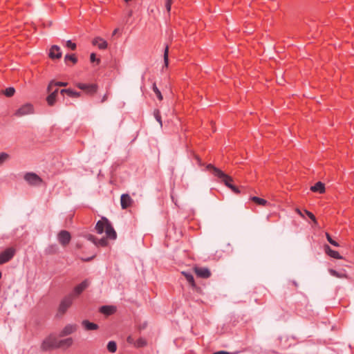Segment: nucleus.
<instances>
[{"mask_svg": "<svg viewBox=\"0 0 354 354\" xmlns=\"http://www.w3.org/2000/svg\"><path fill=\"white\" fill-rule=\"evenodd\" d=\"M206 168L207 170L210 171L214 176L219 178L221 181L223 183L226 187L230 188V186H232L233 178L231 176L226 174L220 169L214 167L212 164H208Z\"/></svg>", "mask_w": 354, "mask_h": 354, "instance_id": "f257e3e1", "label": "nucleus"}, {"mask_svg": "<svg viewBox=\"0 0 354 354\" xmlns=\"http://www.w3.org/2000/svg\"><path fill=\"white\" fill-rule=\"evenodd\" d=\"M41 348L44 351L58 348V339L54 335H49L42 342Z\"/></svg>", "mask_w": 354, "mask_h": 354, "instance_id": "f03ea898", "label": "nucleus"}, {"mask_svg": "<svg viewBox=\"0 0 354 354\" xmlns=\"http://www.w3.org/2000/svg\"><path fill=\"white\" fill-rule=\"evenodd\" d=\"M73 300V295H68L64 297L59 304L58 313L61 315H64L72 306Z\"/></svg>", "mask_w": 354, "mask_h": 354, "instance_id": "7ed1b4c3", "label": "nucleus"}, {"mask_svg": "<svg viewBox=\"0 0 354 354\" xmlns=\"http://www.w3.org/2000/svg\"><path fill=\"white\" fill-rule=\"evenodd\" d=\"M91 284V281L88 279H85L80 284L75 286L71 293L73 297L75 299L79 297Z\"/></svg>", "mask_w": 354, "mask_h": 354, "instance_id": "20e7f679", "label": "nucleus"}, {"mask_svg": "<svg viewBox=\"0 0 354 354\" xmlns=\"http://www.w3.org/2000/svg\"><path fill=\"white\" fill-rule=\"evenodd\" d=\"M33 106L30 103H26L16 111L15 115L17 117H21L26 115L32 114L33 113Z\"/></svg>", "mask_w": 354, "mask_h": 354, "instance_id": "39448f33", "label": "nucleus"}, {"mask_svg": "<svg viewBox=\"0 0 354 354\" xmlns=\"http://www.w3.org/2000/svg\"><path fill=\"white\" fill-rule=\"evenodd\" d=\"M15 250L8 248L0 253V265L9 261L15 255Z\"/></svg>", "mask_w": 354, "mask_h": 354, "instance_id": "423d86ee", "label": "nucleus"}, {"mask_svg": "<svg viewBox=\"0 0 354 354\" xmlns=\"http://www.w3.org/2000/svg\"><path fill=\"white\" fill-rule=\"evenodd\" d=\"M76 86L81 89L84 91L86 93L89 95H93L97 91V85L95 84H84V83H77L76 84Z\"/></svg>", "mask_w": 354, "mask_h": 354, "instance_id": "0eeeda50", "label": "nucleus"}, {"mask_svg": "<svg viewBox=\"0 0 354 354\" xmlns=\"http://www.w3.org/2000/svg\"><path fill=\"white\" fill-rule=\"evenodd\" d=\"M57 240L62 246L67 245L71 240L70 232L66 230H61L57 234Z\"/></svg>", "mask_w": 354, "mask_h": 354, "instance_id": "6e6552de", "label": "nucleus"}, {"mask_svg": "<svg viewBox=\"0 0 354 354\" xmlns=\"http://www.w3.org/2000/svg\"><path fill=\"white\" fill-rule=\"evenodd\" d=\"M194 270L197 277L200 278L207 279L211 276L210 270L205 267L195 266Z\"/></svg>", "mask_w": 354, "mask_h": 354, "instance_id": "1a4fd4ad", "label": "nucleus"}, {"mask_svg": "<svg viewBox=\"0 0 354 354\" xmlns=\"http://www.w3.org/2000/svg\"><path fill=\"white\" fill-rule=\"evenodd\" d=\"M25 180L32 185H37L41 183V178L34 173H28L24 176Z\"/></svg>", "mask_w": 354, "mask_h": 354, "instance_id": "9d476101", "label": "nucleus"}, {"mask_svg": "<svg viewBox=\"0 0 354 354\" xmlns=\"http://www.w3.org/2000/svg\"><path fill=\"white\" fill-rule=\"evenodd\" d=\"M133 203V201L128 194H123L120 196V205L123 209H127L131 207Z\"/></svg>", "mask_w": 354, "mask_h": 354, "instance_id": "9b49d317", "label": "nucleus"}, {"mask_svg": "<svg viewBox=\"0 0 354 354\" xmlns=\"http://www.w3.org/2000/svg\"><path fill=\"white\" fill-rule=\"evenodd\" d=\"M86 239L93 243L95 246L99 247H106L108 244V241L106 238H102L100 239H97L93 235L88 234L86 236Z\"/></svg>", "mask_w": 354, "mask_h": 354, "instance_id": "f8f14e48", "label": "nucleus"}, {"mask_svg": "<svg viewBox=\"0 0 354 354\" xmlns=\"http://www.w3.org/2000/svg\"><path fill=\"white\" fill-rule=\"evenodd\" d=\"M109 223V221L106 218H102V220L98 221L96 223V232L100 234H102L104 232H105L107 224Z\"/></svg>", "mask_w": 354, "mask_h": 354, "instance_id": "ddd939ff", "label": "nucleus"}, {"mask_svg": "<svg viewBox=\"0 0 354 354\" xmlns=\"http://www.w3.org/2000/svg\"><path fill=\"white\" fill-rule=\"evenodd\" d=\"M62 51L59 46L53 45L50 49L49 57L51 59H59L62 57Z\"/></svg>", "mask_w": 354, "mask_h": 354, "instance_id": "4468645a", "label": "nucleus"}, {"mask_svg": "<svg viewBox=\"0 0 354 354\" xmlns=\"http://www.w3.org/2000/svg\"><path fill=\"white\" fill-rule=\"evenodd\" d=\"M77 328L75 324H68L66 325L59 333V336L64 337L70 334L73 333Z\"/></svg>", "mask_w": 354, "mask_h": 354, "instance_id": "2eb2a0df", "label": "nucleus"}, {"mask_svg": "<svg viewBox=\"0 0 354 354\" xmlns=\"http://www.w3.org/2000/svg\"><path fill=\"white\" fill-rule=\"evenodd\" d=\"M93 45L97 46L99 49L104 50L107 48V42L102 38L97 37L93 39L92 41Z\"/></svg>", "mask_w": 354, "mask_h": 354, "instance_id": "dca6fc26", "label": "nucleus"}, {"mask_svg": "<svg viewBox=\"0 0 354 354\" xmlns=\"http://www.w3.org/2000/svg\"><path fill=\"white\" fill-rule=\"evenodd\" d=\"M325 252L332 258L336 259H342L343 257L339 254L337 251L332 250L328 245H324Z\"/></svg>", "mask_w": 354, "mask_h": 354, "instance_id": "f3484780", "label": "nucleus"}, {"mask_svg": "<svg viewBox=\"0 0 354 354\" xmlns=\"http://www.w3.org/2000/svg\"><path fill=\"white\" fill-rule=\"evenodd\" d=\"M105 233L106 234V237L110 239L115 240L117 237V234L110 222L107 224Z\"/></svg>", "mask_w": 354, "mask_h": 354, "instance_id": "a211bd4d", "label": "nucleus"}, {"mask_svg": "<svg viewBox=\"0 0 354 354\" xmlns=\"http://www.w3.org/2000/svg\"><path fill=\"white\" fill-rule=\"evenodd\" d=\"M58 92L59 90L57 88L55 91H53L51 93H50V95L47 97L46 101L49 106H53L55 104Z\"/></svg>", "mask_w": 354, "mask_h": 354, "instance_id": "6ab92c4d", "label": "nucleus"}, {"mask_svg": "<svg viewBox=\"0 0 354 354\" xmlns=\"http://www.w3.org/2000/svg\"><path fill=\"white\" fill-rule=\"evenodd\" d=\"M310 190L313 192H319L322 194L325 192L324 184L322 182H317L310 187Z\"/></svg>", "mask_w": 354, "mask_h": 354, "instance_id": "aec40b11", "label": "nucleus"}, {"mask_svg": "<svg viewBox=\"0 0 354 354\" xmlns=\"http://www.w3.org/2000/svg\"><path fill=\"white\" fill-rule=\"evenodd\" d=\"M61 94L66 93L71 97H79L81 95L80 92L75 91L71 88H64L60 91Z\"/></svg>", "mask_w": 354, "mask_h": 354, "instance_id": "412c9836", "label": "nucleus"}, {"mask_svg": "<svg viewBox=\"0 0 354 354\" xmlns=\"http://www.w3.org/2000/svg\"><path fill=\"white\" fill-rule=\"evenodd\" d=\"M73 339L68 337L64 339L58 340V348H68L73 344Z\"/></svg>", "mask_w": 354, "mask_h": 354, "instance_id": "4be33fe9", "label": "nucleus"}, {"mask_svg": "<svg viewBox=\"0 0 354 354\" xmlns=\"http://www.w3.org/2000/svg\"><path fill=\"white\" fill-rule=\"evenodd\" d=\"M82 324L84 327V328L87 330H97L98 328L97 324H96L95 323L90 322L88 320H84L82 322Z\"/></svg>", "mask_w": 354, "mask_h": 354, "instance_id": "5701e85b", "label": "nucleus"}, {"mask_svg": "<svg viewBox=\"0 0 354 354\" xmlns=\"http://www.w3.org/2000/svg\"><path fill=\"white\" fill-rule=\"evenodd\" d=\"M115 310V308L111 306H102L100 309V313L106 315L113 314Z\"/></svg>", "mask_w": 354, "mask_h": 354, "instance_id": "b1692460", "label": "nucleus"}, {"mask_svg": "<svg viewBox=\"0 0 354 354\" xmlns=\"http://www.w3.org/2000/svg\"><path fill=\"white\" fill-rule=\"evenodd\" d=\"M182 274L184 275L187 281L189 283L192 288H196V283L193 275L187 272H182Z\"/></svg>", "mask_w": 354, "mask_h": 354, "instance_id": "393cba45", "label": "nucleus"}, {"mask_svg": "<svg viewBox=\"0 0 354 354\" xmlns=\"http://www.w3.org/2000/svg\"><path fill=\"white\" fill-rule=\"evenodd\" d=\"M68 83L67 82H55V80H51L49 84H48V86L47 87V91L48 92H50L52 87L53 86H67Z\"/></svg>", "mask_w": 354, "mask_h": 354, "instance_id": "a878e982", "label": "nucleus"}, {"mask_svg": "<svg viewBox=\"0 0 354 354\" xmlns=\"http://www.w3.org/2000/svg\"><path fill=\"white\" fill-rule=\"evenodd\" d=\"M250 199L255 203L262 205V206H265L268 203V201L266 200H265L263 198H259L257 196H252L250 198Z\"/></svg>", "mask_w": 354, "mask_h": 354, "instance_id": "bb28decb", "label": "nucleus"}, {"mask_svg": "<svg viewBox=\"0 0 354 354\" xmlns=\"http://www.w3.org/2000/svg\"><path fill=\"white\" fill-rule=\"evenodd\" d=\"M107 349L110 353H115L117 350V344L114 341H110L107 344Z\"/></svg>", "mask_w": 354, "mask_h": 354, "instance_id": "cd10ccee", "label": "nucleus"}, {"mask_svg": "<svg viewBox=\"0 0 354 354\" xmlns=\"http://www.w3.org/2000/svg\"><path fill=\"white\" fill-rule=\"evenodd\" d=\"M169 64V46L167 45L164 51V65L167 67Z\"/></svg>", "mask_w": 354, "mask_h": 354, "instance_id": "c85d7f7f", "label": "nucleus"}, {"mask_svg": "<svg viewBox=\"0 0 354 354\" xmlns=\"http://www.w3.org/2000/svg\"><path fill=\"white\" fill-rule=\"evenodd\" d=\"M152 89H153V92L155 93V94L156 95V97H158V99L159 100H162V95L161 94L160 91L158 88L156 83L153 84Z\"/></svg>", "mask_w": 354, "mask_h": 354, "instance_id": "c756f323", "label": "nucleus"}, {"mask_svg": "<svg viewBox=\"0 0 354 354\" xmlns=\"http://www.w3.org/2000/svg\"><path fill=\"white\" fill-rule=\"evenodd\" d=\"M15 93V89L13 87H8L3 91V93L7 97H12Z\"/></svg>", "mask_w": 354, "mask_h": 354, "instance_id": "7c9ffc66", "label": "nucleus"}, {"mask_svg": "<svg viewBox=\"0 0 354 354\" xmlns=\"http://www.w3.org/2000/svg\"><path fill=\"white\" fill-rule=\"evenodd\" d=\"M64 60L65 62L68 61V60H70L71 61L73 64H76L77 62V57H75V55L74 54H72V55H65V57H64Z\"/></svg>", "mask_w": 354, "mask_h": 354, "instance_id": "2f4dec72", "label": "nucleus"}, {"mask_svg": "<svg viewBox=\"0 0 354 354\" xmlns=\"http://www.w3.org/2000/svg\"><path fill=\"white\" fill-rule=\"evenodd\" d=\"M9 158V155L6 152L0 153V165H3Z\"/></svg>", "mask_w": 354, "mask_h": 354, "instance_id": "473e14b6", "label": "nucleus"}, {"mask_svg": "<svg viewBox=\"0 0 354 354\" xmlns=\"http://www.w3.org/2000/svg\"><path fill=\"white\" fill-rule=\"evenodd\" d=\"M326 235V237L327 239V241L331 244L333 245V246H335V247H338L339 245V243L334 241L332 237L330 236V235L328 233V232H326L325 234Z\"/></svg>", "mask_w": 354, "mask_h": 354, "instance_id": "72a5a7b5", "label": "nucleus"}, {"mask_svg": "<svg viewBox=\"0 0 354 354\" xmlns=\"http://www.w3.org/2000/svg\"><path fill=\"white\" fill-rule=\"evenodd\" d=\"M46 253L54 254L57 252V246L56 245H51L46 249Z\"/></svg>", "mask_w": 354, "mask_h": 354, "instance_id": "f704fd0d", "label": "nucleus"}, {"mask_svg": "<svg viewBox=\"0 0 354 354\" xmlns=\"http://www.w3.org/2000/svg\"><path fill=\"white\" fill-rule=\"evenodd\" d=\"M146 345L147 341L143 338H139L136 343V346L137 347H143L145 346Z\"/></svg>", "mask_w": 354, "mask_h": 354, "instance_id": "c9c22d12", "label": "nucleus"}, {"mask_svg": "<svg viewBox=\"0 0 354 354\" xmlns=\"http://www.w3.org/2000/svg\"><path fill=\"white\" fill-rule=\"evenodd\" d=\"M153 114L156 120L159 122L160 125L162 126V120L160 111L155 110Z\"/></svg>", "mask_w": 354, "mask_h": 354, "instance_id": "e433bc0d", "label": "nucleus"}, {"mask_svg": "<svg viewBox=\"0 0 354 354\" xmlns=\"http://www.w3.org/2000/svg\"><path fill=\"white\" fill-rule=\"evenodd\" d=\"M304 212L313 221V223L315 224H317V219L312 212H310L306 209L304 210Z\"/></svg>", "mask_w": 354, "mask_h": 354, "instance_id": "4c0bfd02", "label": "nucleus"}, {"mask_svg": "<svg viewBox=\"0 0 354 354\" xmlns=\"http://www.w3.org/2000/svg\"><path fill=\"white\" fill-rule=\"evenodd\" d=\"M66 46L71 48V50H74L76 49V44L73 42L71 41V40H68L66 42Z\"/></svg>", "mask_w": 354, "mask_h": 354, "instance_id": "58836bf2", "label": "nucleus"}, {"mask_svg": "<svg viewBox=\"0 0 354 354\" xmlns=\"http://www.w3.org/2000/svg\"><path fill=\"white\" fill-rule=\"evenodd\" d=\"M172 1L171 0H165V7L168 12L171 10Z\"/></svg>", "mask_w": 354, "mask_h": 354, "instance_id": "ea45409f", "label": "nucleus"}, {"mask_svg": "<svg viewBox=\"0 0 354 354\" xmlns=\"http://www.w3.org/2000/svg\"><path fill=\"white\" fill-rule=\"evenodd\" d=\"M90 60H91V62H94L96 61L97 64H99L100 62V59H96L95 53H91V55H90Z\"/></svg>", "mask_w": 354, "mask_h": 354, "instance_id": "a19ab883", "label": "nucleus"}, {"mask_svg": "<svg viewBox=\"0 0 354 354\" xmlns=\"http://www.w3.org/2000/svg\"><path fill=\"white\" fill-rule=\"evenodd\" d=\"M230 189L235 194H239L240 193V190L239 189L234 186V185H232V186H230Z\"/></svg>", "mask_w": 354, "mask_h": 354, "instance_id": "79ce46f5", "label": "nucleus"}, {"mask_svg": "<svg viewBox=\"0 0 354 354\" xmlns=\"http://www.w3.org/2000/svg\"><path fill=\"white\" fill-rule=\"evenodd\" d=\"M329 272L331 274V275H333L334 277H340L339 273L336 270H335L330 269L329 270Z\"/></svg>", "mask_w": 354, "mask_h": 354, "instance_id": "37998d69", "label": "nucleus"}, {"mask_svg": "<svg viewBox=\"0 0 354 354\" xmlns=\"http://www.w3.org/2000/svg\"><path fill=\"white\" fill-rule=\"evenodd\" d=\"M295 212L302 218H304V214L302 213V212L299 209V208H296L295 209Z\"/></svg>", "mask_w": 354, "mask_h": 354, "instance_id": "c03bdc74", "label": "nucleus"}, {"mask_svg": "<svg viewBox=\"0 0 354 354\" xmlns=\"http://www.w3.org/2000/svg\"><path fill=\"white\" fill-rule=\"evenodd\" d=\"M212 354H232V353H229L227 351H220L215 352Z\"/></svg>", "mask_w": 354, "mask_h": 354, "instance_id": "a18cd8bd", "label": "nucleus"}, {"mask_svg": "<svg viewBox=\"0 0 354 354\" xmlns=\"http://www.w3.org/2000/svg\"><path fill=\"white\" fill-rule=\"evenodd\" d=\"M108 99V93H106V94L104 95V96L102 97V100H101V102L103 103L104 102H106Z\"/></svg>", "mask_w": 354, "mask_h": 354, "instance_id": "49530a36", "label": "nucleus"}, {"mask_svg": "<svg viewBox=\"0 0 354 354\" xmlns=\"http://www.w3.org/2000/svg\"><path fill=\"white\" fill-rule=\"evenodd\" d=\"M127 342H128L129 343H130V344L133 343V338H132L131 336H129V337H127Z\"/></svg>", "mask_w": 354, "mask_h": 354, "instance_id": "de8ad7c7", "label": "nucleus"}, {"mask_svg": "<svg viewBox=\"0 0 354 354\" xmlns=\"http://www.w3.org/2000/svg\"><path fill=\"white\" fill-rule=\"evenodd\" d=\"M94 257H95V256L93 255V256H92V257H89V258H87V259H83V261H91V259H93L94 258Z\"/></svg>", "mask_w": 354, "mask_h": 354, "instance_id": "09e8293b", "label": "nucleus"}, {"mask_svg": "<svg viewBox=\"0 0 354 354\" xmlns=\"http://www.w3.org/2000/svg\"><path fill=\"white\" fill-rule=\"evenodd\" d=\"M133 15V11L132 10H129V12H128V16L130 17H131Z\"/></svg>", "mask_w": 354, "mask_h": 354, "instance_id": "8fccbe9b", "label": "nucleus"}, {"mask_svg": "<svg viewBox=\"0 0 354 354\" xmlns=\"http://www.w3.org/2000/svg\"><path fill=\"white\" fill-rule=\"evenodd\" d=\"M282 82H283V80H278V83H279V84H282Z\"/></svg>", "mask_w": 354, "mask_h": 354, "instance_id": "3c124183", "label": "nucleus"}, {"mask_svg": "<svg viewBox=\"0 0 354 354\" xmlns=\"http://www.w3.org/2000/svg\"><path fill=\"white\" fill-rule=\"evenodd\" d=\"M117 31H118V29H115V30L113 31V35H115V34L117 32Z\"/></svg>", "mask_w": 354, "mask_h": 354, "instance_id": "603ef678", "label": "nucleus"}, {"mask_svg": "<svg viewBox=\"0 0 354 354\" xmlns=\"http://www.w3.org/2000/svg\"><path fill=\"white\" fill-rule=\"evenodd\" d=\"M196 158H197L198 162L200 163L201 162V159L198 157H196Z\"/></svg>", "mask_w": 354, "mask_h": 354, "instance_id": "864d4df0", "label": "nucleus"}, {"mask_svg": "<svg viewBox=\"0 0 354 354\" xmlns=\"http://www.w3.org/2000/svg\"><path fill=\"white\" fill-rule=\"evenodd\" d=\"M293 284H294L295 286H297V282L293 281Z\"/></svg>", "mask_w": 354, "mask_h": 354, "instance_id": "5fc2aeb1", "label": "nucleus"}, {"mask_svg": "<svg viewBox=\"0 0 354 354\" xmlns=\"http://www.w3.org/2000/svg\"><path fill=\"white\" fill-rule=\"evenodd\" d=\"M1 276H2V274H1V272H0V279L1 278Z\"/></svg>", "mask_w": 354, "mask_h": 354, "instance_id": "6e6d98bb", "label": "nucleus"}]
</instances>
